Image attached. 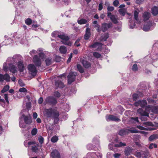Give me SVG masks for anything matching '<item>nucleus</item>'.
I'll list each match as a JSON object with an SVG mask.
<instances>
[{
	"instance_id": "f257e3e1",
	"label": "nucleus",
	"mask_w": 158,
	"mask_h": 158,
	"mask_svg": "<svg viewBox=\"0 0 158 158\" xmlns=\"http://www.w3.org/2000/svg\"><path fill=\"white\" fill-rule=\"evenodd\" d=\"M142 19L143 22V30L144 31H148V12H145L143 14Z\"/></svg>"
},
{
	"instance_id": "f03ea898",
	"label": "nucleus",
	"mask_w": 158,
	"mask_h": 158,
	"mask_svg": "<svg viewBox=\"0 0 158 158\" xmlns=\"http://www.w3.org/2000/svg\"><path fill=\"white\" fill-rule=\"evenodd\" d=\"M57 36L59 38L62 40L61 42L63 44L69 46L71 45L72 43L69 41V38L68 36L65 35L63 34L58 35Z\"/></svg>"
},
{
	"instance_id": "7ed1b4c3",
	"label": "nucleus",
	"mask_w": 158,
	"mask_h": 158,
	"mask_svg": "<svg viewBox=\"0 0 158 158\" xmlns=\"http://www.w3.org/2000/svg\"><path fill=\"white\" fill-rule=\"evenodd\" d=\"M28 69L29 72L33 76H35L37 73V69L35 65L33 64H30L28 66Z\"/></svg>"
},
{
	"instance_id": "20e7f679",
	"label": "nucleus",
	"mask_w": 158,
	"mask_h": 158,
	"mask_svg": "<svg viewBox=\"0 0 158 158\" xmlns=\"http://www.w3.org/2000/svg\"><path fill=\"white\" fill-rule=\"evenodd\" d=\"M102 44L100 43L96 42L89 45V47L95 49V50L101 51L102 48Z\"/></svg>"
},
{
	"instance_id": "39448f33",
	"label": "nucleus",
	"mask_w": 158,
	"mask_h": 158,
	"mask_svg": "<svg viewBox=\"0 0 158 158\" xmlns=\"http://www.w3.org/2000/svg\"><path fill=\"white\" fill-rule=\"evenodd\" d=\"M22 58V56L19 55H14L12 57H8L7 60L6 62H8V64L10 63H13L15 62L16 60H19Z\"/></svg>"
},
{
	"instance_id": "423d86ee",
	"label": "nucleus",
	"mask_w": 158,
	"mask_h": 158,
	"mask_svg": "<svg viewBox=\"0 0 158 158\" xmlns=\"http://www.w3.org/2000/svg\"><path fill=\"white\" fill-rule=\"evenodd\" d=\"M137 112L141 115L148 116V106L146 107L145 108H139Z\"/></svg>"
},
{
	"instance_id": "0eeeda50",
	"label": "nucleus",
	"mask_w": 158,
	"mask_h": 158,
	"mask_svg": "<svg viewBox=\"0 0 158 158\" xmlns=\"http://www.w3.org/2000/svg\"><path fill=\"white\" fill-rule=\"evenodd\" d=\"M77 75V73L76 72H72L69 73L68 76V83L69 84H70L75 81Z\"/></svg>"
},
{
	"instance_id": "6e6552de",
	"label": "nucleus",
	"mask_w": 158,
	"mask_h": 158,
	"mask_svg": "<svg viewBox=\"0 0 158 158\" xmlns=\"http://www.w3.org/2000/svg\"><path fill=\"white\" fill-rule=\"evenodd\" d=\"M106 119L107 121H112L116 122H119L121 121L120 119L118 116L113 115H106Z\"/></svg>"
},
{
	"instance_id": "1a4fd4ad",
	"label": "nucleus",
	"mask_w": 158,
	"mask_h": 158,
	"mask_svg": "<svg viewBox=\"0 0 158 158\" xmlns=\"http://www.w3.org/2000/svg\"><path fill=\"white\" fill-rule=\"evenodd\" d=\"M147 103L145 100H139L137 102H135L134 103V105L135 106H140L143 108H145L147 106Z\"/></svg>"
},
{
	"instance_id": "9d476101",
	"label": "nucleus",
	"mask_w": 158,
	"mask_h": 158,
	"mask_svg": "<svg viewBox=\"0 0 158 158\" xmlns=\"http://www.w3.org/2000/svg\"><path fill=\"white\" fill-rule=\"evenodd\" d=\"M41 59H42L37 55H35L33 58V61L36 66H40L42 63Z\"/></svg>"
},
{
	"instance_id": "9b49d317",
	"label": "nucleus",
	"mask_w": 158,
	"mask_h": 158,
	"mask_svg": "<svg viewBox=\"0 0 158 158\" xmlns=\"http://www.w3.org/2000/svg\"><path fill=\"white\" fill-rule=\"evenodd\" d=\"M45 104L48 103L52 105H55L57 102L55 98L52 97H47L45 99Z\"/></svg>"
},
{
	"instance_id": "f8f14e48",
	"label": "nucleus",
	"mask_w": 158,
	"mask_h": 158,
	"mask_svg": "<svg viewBox=\"0 0 158 158\" xmlns=\"http://www.w3.org/2000/svg\"><path fill=\"white\" fill-rule=\"evenodd\" d=\"M22 118V119L24 120V122L26 124H29L32 122V118L30 116H26L24 114H23L22 116L20 117Z\"/></svg>"
},
{
	"instance_id": "ddd939ff",
	"label": "nucleus",
	"mask_w": 158,
	"mask_h": 158,
	"mask_svg": "<svg viewBox=\"0 0 158 158\" xmlns=\"http://www.w3.org/2000/svg\"><path fill=\"white\" fill-rule=\"evenodd\" d=\"M5 80L7 82H9L10 81V77L7 73L4 75L0 74V81L2 82Z\"/></svg>"
},
{
	"instance_id": "4468645a",
	"label": "nucleus",
	"mask_w": 158,
	"mask_h": 158,
	"mask_svg": "<svg viewBox=\"0 0 158 158\" xmlns=\"http://www.w3.org/2000/svg\"><path fill=\"white\" fill-rule=\"evenodd\" d=\"M112 26V24L111 23H104L102 24L101 30L102 31L105 32L108 28L111 27Z\"/></svg>"
},
{
	"instance_id": "2eb2a0df",
	"label": "nucleus",
	"mask_w": 158,
	"mask_h": 158,
	"mask_svg": "<svg viewBox=\"0 0 158 158\" xmlns=\"http://www.w3.org/2000/svg\"><path fill=\"white\" fill-rule=\"evenodd\" d=\"M53 109L52 108L46 109L44 111V115L47 118L51 117L52 116Z\"/></svg>"
},
{
	"instance_id": "dca6fc26",
	"label": "nucleus",
	"mask_w": 158,
	"mask_h": 158,
	"mask_svg": "<svg viewBox=\"0 0 158 158\" xmlns=\"http://www.w3.org/2000/svg\"><path fill=\"white\" fill-rule=\"evenodd\" d=\"M9 70L13 73H15L17 72V67L13 64L9 63L8 64Z\"/></svg>"
},
{
	"instance_id": "f3484780",
	"label": "nucleus",
	"mask_w": 158,
	"mask_h": 158,
	"mask_svg": "<svg viewBox=\"0 0 158 158\" xmlns=\"http://www.w3.org/2000/svg\"><path fill=\"white\" fill-rule=\"evenodd\" d=\"M151 112L156 114H158V106H152L149 105V111Z\"/></svg>"
},
{
	"instance_id": "a211bd4d",
	"label": "nucleus",
	"mask_w": 158,
	"mask_h": 158,
	"mask_svg": "<svg viewBox=\"0 0 158 158\" xmlns=\"http://www.w3.org/2000/svg\"><path fill=\"white\" fill-rule=\"evenodd\" d=\"M19 70L20 72H23L24 70V66L23 62L21 61H19L17 63Z\"/></svg>"
},
{
	"instance_id": "6ab92c4d",
	"label": "nucleus",
	"mask_w": 158,
	"mask_h": 158,
	"mask_svg": "<svg viewBox=\"0 0 158 158\" xmlns=\"http://www.w3.org/2000/svg\"><path fill=\"white\" fill-rule=\"evenodd\" d=\"M51 155L52 158H60V153L56 150H53L52 152Z\"/></svg>"
},
{
	"instance_id": "aec40b11",
	"label": "nucleus",
	"mask_w": 158,
	"mask_h": 158,
	"mask_svg": "<svg viewBox=\"0 0 158 158\" xmlns=\"http://www.w3.org/2000/svg\"><path fill=\"white\" fill-rule=\"evenodd\" d=\"M91 35L90 29L89 28H87L86 29L85 33L84 35L85 39L88 40Z\"/></svg>"
},
{
	"instance_id": "412c9836",
	"label": "nucleus",
	"mask_w": 158,
	"mask_h": 158,
	"mask_svg": "<svg viewBox=\"0 0 158 158\" xmlns=\"http://www.w3.org/2000/svg\"><path fill=\"white\" fill-rule=\"evenodd\" d=\"M43 51V49L41 48H40L38 49L36 51L37 53H39V57L42 59L44 58L45 57V54L42 53V52Z\"/></svg>"
},
{
	"instance_id": "4be33fe9",
	"label": "nucleus",
	"mask_w": 158,
	"mask_h": 158,
	"mask_svg": "<svg viewBox=\"0 0 158 158\" xmlns=\"http://www.w3.org/2000/svg\"><path fill=\"white\" fill-rule=\"evenodd\" d=\"M132 151V149L130 147H126L124 151L125 155L127 156L130 155Z\"/></svg>"
},
{
	"instance_id": "5701e85b",
	"label": "nucleus",
	"mask_w": 158,
	"mask_h": 158,
	"mask_svg": "<svg viewBox=\"0 0 158 158\" xmlns=\"http://www.w3.org/2000/svg\"><path fill=\"white\" fill-rule=\"evenodd\" d=\"M129 133V131L127 129H124L120 130L118 133L119 135L123 136Z\"/></svg>"
},
{
	"instance_id": "b1692460",
	"label": "nucleus",
	"mask_w": 158,
	"mask_h": 158,
	"mask_svg": "<svg viewBox=\"0 0 158 158\" xmlns=\"http://www.w3.org/2000/svg\"><path fill=\"white\" fill-rule=\"evenodd\" d=\"M82 63L83 66L86 68H88L91 66V64L86 60H83L82 61Z\"/></svg>"
},
{
	"instance_id": "393cba45",
	"label": "nucleus",
	"mask_w": 158,
	"mask_h": 158,
	"mask_svg": "<svg viewBox=\"0 0 158 158\" xmlns=\"http://www.w3.org/2000/svg\"><path fill=\"white\" fill-rule=\"evenodd\" d=\"M55 85L57 87L63 88L64 86L63 83L61 81V80H58L56 81L55 82Z\"/></svg>"
},
{
	"instance_id": "a878e982",
	"label": "nucleus",
	"mask_w": 158,
	"mask_h": 158,
	"mask_svg": "<svg viewBox=\"0 0 158 158\" xmlns=\"http://www.w3.org/2000/svg\"><path fill=\"white\" fill-rule=\"evenodd\" d=\"M60 115L59 112L56 109H53L52 117L53 118L58 117Z\"/></svg>"
},
{
	"instance_id": "bb28decb",
	"label": "nucleus",
	"mask_w": 158,
	"mask_h": 158,
	"mask_svg": "<svg viewBox=\"0 0 158 158\" xmlns=\"http://www.w3.org/2000/svg\"><path fill=\"white\" fill-rule=\"evenodd\" d=\"M143 152H137L134 155L136 157H142L146 158L147 157L144 153Z\"/></svg>"
},
{
	"instance_id": "cd10ccee",
	"label": "nucleus",
	"mask_w": 158,
	"mask_h": 158,
	"mask_svg": "<svg viewBox=\"0 0 158 158\" xmlns=\"http://www.w3.org/2000/svg\"><path fill=\"white\" fill-rule=\"evenodd\" d=\"M139 13V10H135L134 11V19L138 23H139V22L138 16Z\"/></svg>"
},
{
	"instance_id": "c85d7f7f",
	"label": "nucleus",
	"mask_w": 158,
	"mask_h": 158,
	"mask_svg": "<svg viewBox=\"0 0 158 158\" xmlns=\"http://www.w3.org/2000/svg\"><path fill=\"white\" fill-rule=\"evenodd\" d=\"M152 13L155 16L158 14V7L155 6L152 9Z\"/></svg>"
},
{
	"instance_id": "c756f323",
	"label": "nucleus",
	"mask_w": 158,
	"mask_h": 158,
	"mask_svg": "<svg viewBox=\"0 0 158 158\" xmlns=\"http://www.w3.org/2000/svg\"><path fill=\"white\" fill-rule=\"evenodd\" d=\"M111 21L114 23L116 24L118 23L117 19V17L115 15H112L110 17Z\"/></svg>"
},
{
	"instance_id": "7c9ffc66",
	"label": "nucleus",
	"mask_w": 158,
	"mask_h": 158,
	"mask_svg": "<svg viewBox=\"0 0 158 158\" xmlns=\"http://www.w3.org/2000/svg\"><path fill=\"white\" fill-rule=\"evenodd\" d=\"M24 122H23V120L22 118L20 117L19 118V125L20 127L22 128H24L26 126Z\"/></svg>"
},
{
	"instance_id": "2f4dec72",
	"label": "nucleus",
	"mask_w": 158,
	"mask_h": 158,
	"mask_svg": "<svg viewBox=\"0 0 158 158\" xmlns=\"http://www.w3.org/2000/svg\"><path fill=\"white\" fill-rule=\"evenodd\" d=\"M53 60L51 57H49L45 60L46 64L47 65H50L53 62Z\"/></svg>"
},
{
	"instance_id": "473e14b6",
	"label": "nucleus",
	"mask_w": 158,
	"mask_h": 158,
	"mask_svg": "<svg viewBox=\"0 0 158 158\" xmlns=\"http://www.w3.org/2000/svg\"><path fill=\"white\" fill-rule=\"evenodd\" d=\"M60 52L61 53L65 54L67 52V49L66 47L64 46H61L59 49Z\"/></svg>"
},
{
	"instance_id": "72a5a7b5",
	"label": "nucleus",
	"mask_w": 158,
	"mask_h": 158,
	"mask_svg": "<svg viewBox=\"0 0 158 158\" xmlns=\"http://www.w3.org/2000/svg\"><path fill=\"white\" fill-rule=\"evenodd\" d=\"M3 70L6 72L8 71L9 66L7 62H5L4 64Z\"/></svg>"
},
{
	"instance_id": "f704fd0d",
	"label": "nucleus",
	"mask_w": 158,
	"mask_h": 158,
	"mask_svg": "<svg viewBox=\"0 0 158 158\" xmlns=\"http://www.w3.org/2000/svg\"><path fill=\"white\" fill-rule=\"evenodd\" d=\"M158 138V135H151L149 137V140L150 141H152V140Z\"/></svg>"
},
{
	"instance_id": "c9c22d12",
	"label": "nucleus",
	"mask_w": 158,
	"mask_h": 158,
	"mask_svg": "<svg viewBox=\"0 0 158 158\" xmlns=\"http://www.w3.org/2000/svg\"><path fill=\"white\" fill-rule=\"evenodd\" d=\"M77 23L80 24H86L87 23V21L84 19H81L80 20L78 19L77 20Z\"/></svg>"
},
{
	"instance_id": "e433bc0d",
	"label": "nucleus",
	"mask_w": 158,
	"mask_h": 158,
	"mask_svg": "<svg viewBox=\"0 0 158 158\" xmlns=\"http://www.w3.org/2000/svg\"><path fill=\"white\" fill-rule=\"evenodd\" d=\"M151 57L153 60H156L158 58V54H156V52L155 54L152 53L151 55Z\"/></svg>"
},
{
	"instance_id": "4c0bfd02",
	"label": "nucleus",
	"mask_w": 158,
	"mask_h": 158,
	"mask_svg": "<svg viewBox=\"0 0 158 158\" xmlns=\"http://www.w3.org/2000/svg\"><path fill=\"white\" fill-rule=\"evenodd\" d=\"M10 1L13 2V4L16 7L20 4V0H10Z\"/></svg>"
},
{
	"instance_id": "58836bf2",
	"label": "nucleus",
	"mask_w": 158,
	"mask_h": 158,
	"mask_svg": "<svg viewBox=\"0 0 158 158\" xmlns=\"http://www.w3.org/2000/svg\"><path fill=\"white\" fill-rule=\"evenodd\" d=\"M63 108L65 111L68 112L69 110L70 107L68 104L65 103L63 105Z\"/></svg>"
},
{
	"instance_id": "ea45409f",
	"label": "nucleus",
	"mask_w": 158,
	"mask_h": 158,
	"mask_svg": "<svg viewBox=\"0 0 158 158\" xmlns=\"http://www.w3.org/2000/svg\"><path fill=\"white\" fill-rule=\"evenodd\" d=\"M87 156L88 157H91V158H94L96 157V154L94 152H89L87 154Z\"/></svg>"
},
{
	"instance_id": "a19ab883",
	"label": "nucleus",
	"mask_w": 158,
	"mask_h": 158,
	"mask_svg": "<svg viewBox=\"0 0 158 158\" xmlns=\"http://www.w3.org/2000/svg\"><path fill=\"white\" fill-rule=\"evenodd\" d=\"M77 67L79 71L81 73H82L84 72V69L81 65L79 64H77Z\"/></svg>"
},
{
	"instance_id": "79ce46f5",
	"label": "nucleus",
	"mask_w": 158,
	"mask_h": 158,
	"mask_svg": "<svg viewBox=\"0 0 158 158\" xmlns=\"http://www.w3.org/2000/svg\"><path fill=\"white\" fill-rule=\"evenodd\" d=\"M129 131V132L131 133H137L138 132V131L135 128H132L129 129H128Z\"/></svg>"
},
{
	"instance_id": "37998d69",
	"label": "nucleus",
	"mask_w": 158,
	"mask_h": 158,
	"mask_svg": "<svg viewBox=\"0 0 158 158\" xmlns=\"http://www.w3.org/2000/svg\"><path fill=\"white\" fill-rule=\"evenodd\" d=\"M130 121L132 123L139 122L138 117L131 118H130Z\"/></svg>"
},
{
	"instance_id": "c03bdc74",
	"label": "nucleus",
	"mask_w": 158,
	"mask_h": 158,
	"mask_svg": "<svg viewBox=\"0 0 158 158\" xmlns=\"http://www.w3.org/2000/svg\"><path fill=\"white\" fill-rule=\"evenodd\" d=\"M38 146V145H37L36 146H34L32 147L31 150L33 152H36L38 150V148H37Z\"/></svg>"
},
{
	"instance_id": "a18cd8bd",
	"label": "nucleus",
	"mask_w": 158,
	"mask_h": 158,
	"mask_svg": "<svg viewBox=\"0 0 158 158\" xmlns=\"http://www.w3.org/2000/svg\"><path fill=\"white\" fill-rule=\"evenodd\" d=\"M126 146V144L125 143H123L120 142L119 144H115L114 146L115 147H122L123 146Z\"/></svg>"
},
{
	"instance_id": "49530a36",
	"label": "nucleus",
	"mask_w": 158,
	"mask_h": 158,
	"mask_svg": "<svg viewBox=\"0 0 158 158\" xmlns=\"http://www.w3.org/2000/svg\"><path fill=\"white\" fill-rule=\"evenodd\" d=\"M109 37V34L108 33H106L103 36H102L101 40L102 41H105Z\"/></svg>"
},
{
	"instance_id": "de8ad7c7",
	"label": "nucleus",
	"mask_w": 158,
	"mask_h": 158,
	"mask_svg": "<svg viewBox=\"0 0 158 158\" xmlns=\"http://www.w3.org/2000/svg\"><path fill=\"white\" fill-rule=\"evenodd\" d=\"M9 86L8 85L5 86L3 88L1 92L2 93H4L9 90Z\"/></svg>"
},
{
	"instance_id": "09e8293b",
	"label": "nucleus",
	"mask_w": 158,
	"mask_h": 158,
	"mask_svg": "<svg viewBox=\"0 0 158 158\" xmlns=\"http://www.w3.org/2000/svg\"><path fill=\"white\" fill-rule=\"evenodd\" d=\"M93 55L94 57L97 58H99L101 56L100 54L96 52H94Z\"/></svg>"
},
{
	"instance_id": "8fccbe9b",
	"label": "nucleus",
	"mask_w": 158,
	"mask_h": 158,
	"mask_svg": "<svg viewBox=\"0 0 158 158\" xmlns=\"http://www.w3.org/2000/svg\"><path fill=\"white\" fill-rule=\"evenodd\" d=\"M58 137L56 136H53L51 139V141L53 143H55L58 140Z\"/></svg>"
},
{
	"instance_id": "3c124183",
	"label": "nucleus",
	"mask_w": 158,
	"mask_h": 158,
	"mask_svg": "<svg viewBox=\"0 0 158 158\" xmlns=\"http://www.w3.org/2000/svg\"><path fill=\"white\" fill-rule=\"evenodd\" d=\"M157 146L156 144L152 143H151L149 146V148L152 149L153 148H157Z\"/></svg>"
},
{
	"instance_id": "603ef678",
	"label": "nucleus",
	"mask_w": 158,
	"mask_h": 158,
	"mask_svg": "<svg viewBox=\"0 0 158 158\" xmlns=\"http://www.w3.org/2000/svg\"><path fill=\"white\" fill-rule=\"evenodd\" d=\"M20 92L27 93V90L25 88L23 87L20 88L19 90Z\"/></svg>"
},
{
	"instance_id": "864d4df0",
	"label": "nucleus",
	"mask_w": 158,
	"mask_h": 158,
	"mask_svg": "<svg viewBox=\"0 0 158 158\" xmlns=\"http://www.w3.org/2000/svg\"><path fill=\"white\" fill-rule=\"evenodd\" d=\"M132 69L133 71H137L138 69V68L137 67V64H134L132 67Z\"/></svg>"
},
{
	"instance_id": "5fc2aeb1",
	"label": "nucleus",
	"mask_w": 158,
	"mask_h": 158,
	"mask_svg": "<svg viewBox=\"0 0 158 158\" xmlns=\"http://www.w3.org/2000/svg\"><path fill=\"white\" fill-rule=\"evenodd\" d=\"M118 11L119 13L123 16L125 14V12L124 9H120Z\"/></svg>"
},
{
	"instance_id": "6e6d98bb",
	"label": "nucleus",
	"mask_w": 158,
	"mask_h": 158,
	"mask_svg": "<svg viewBox=\"0 0 158 158\" xmlns=\"http://www.w3.org/2000/svg\"><path fill=\"white\" fill-rule=\"evenodd\" d=\"M132 97L133 100L135 101L138 98L139 96L138 94H133Z\"/></svg>"
},
{
	"instance_id": "4d7b16f0",
	"label": "nucleus",
	"mask_w": 158,
	"mask_h": 158,
	"mask_svg": "<svg viewBox=\"0 0 158 158\" xmlns=\"http://www.w3.org/2000/svg\"><path fill=\"white\" fill-rule=\"evenodd\" d=\"M31 22L32 20L31 19H27L25 21L26 23L28 25L31 24Z\"/></svg>"
},
{
	"instance_id": "13d9d810",
	"label": "nucleus",
	"mask_w": 158,
	"mask_h": 158,
	"mask_svg": "<svg viewBox=\"0 0 158 158\" xmlns=\"http://www.w3.org/2000/svg\"><path fill=\"white\" fill-rule=\"evenodd\" d=\"M37 132V130L36 128H35L33 129L31 131V134L32 135H35Z\"/></svg>"
},
{
	"instance_id": "bf43d9fd",
	"label": "nucleus",
	"mask_w": 158,
	"mask_h": 158,
	"mask_svg": "<svg viewBox=\"0 0 158 158\" xmlns=\"http://www.w3.org/2000/svg\"><path fill=\"white\" fill-rule=\"evenodd\" d=\"M80 39H79V38L76 40V42L74 44V45L76 46L77 47H78L80 45V44L79 43V41H80Z\"/></svg>"
},
{
	"instance_id": "052dcab7",
	"label": "nucleus",
	"mask_w": 158,
	"mask_h": 158,
	"mask_svg": "<svg viewBox=\"0 0 158 158\" xmlns=\"http://www.w3.org/2000/svg\"><path fill=\"white\" fill-rule=\"evenodd\" d=\"M119 4V2L117 0H115L113 2V5L115 7L117 6Z\"/></svg>"
},
{
	"instance_id": "680f3d73",
	"label": "nucleus",
	"mask_w": 158,
	"mask_h": 158,
	"mask_svg": "<svg viewBox=\"0 0 158 158\" xmlns=\"http://www.w3.org/2000/svg\"><path fill=\"white\" fill-rule=\"evenodd\" d=\"M60 94L58 91H55L54 93V95L57 97H59L60 96Z\"/></svg>"
},
{
	"instance_id": "e2e57ef3",
	"label": "nucleus",
	"mask_w": 158,
	"mask_h": 158,
	"mask_svg": "<svg viewBox=\"0 0 158 158\" xmlns=\"http://www.w3.org/2000/svg\"><path fill=\"white\" fill-rule=\"evenodd\" d=\"M107 9L108 11H112L114 10V8L112 6H108Z\"/></svg>"
},
{
	"instance_id": "0e129e2a",
	"label": "nucleus",
	"mask_w": 158,
	"mask_h": 158,
	"mask_svg": "<svg viewBox=\"0 0 158 158\" xmlns=\"http://www.w3.org/2000/svg\"><path fill=\"white\" fill-rule=\"evenodd\" d=\"M39 141L40 144H42L44 142V138L41 136L39 137Z\"/></svg>"
},
{
	"instance_id": "69168bd1",
	"label": "nucleus",
	"mask_w": 158,
	"mask_h": 158,
	"mask_svg": "<svg viewBox=\"0 0 158 158\" xmlns=\"http://www.w3.org/2000/svg\"><path fill=\"white\" fill-rule=\"evenodd\" d=\"M103 8V3L102 2H101L99 5L98 6V10H101Z\"/></svg>"
},
{
	"instance_id": "338daca9",
	"label": "nucleus",
	"mask_w": 158,
	"mask_h": 158,
	"mask_svg": "<svg viewBox=\"0 0 158 158\" xmlns=\"http://www.w3.org/2000/svg\"><path fill=\"white\" fill-rule=\"evenodd\" d=\"M53 118L54 119V123L55 124H56L57 123L59 120V119L58 117H56V118Z\"/></svg>"
},
{
	"instance_id": "774afa93",
	"label": "nucleus",
	"mask_w": 158,
	"mask_h": 158,
	"mask_svg": "<svg viewBox=\"0 0 158 158\" xmlns=\"http://www.w3.org/2000/svg\"><path fill=\"white\" fill-rule=\"evenodd\" d=\"M36 53H37L36 51L34 50H33L30 52V54L31 56H33L34 54H36Z\"/></svg>"
}]
</instances>
